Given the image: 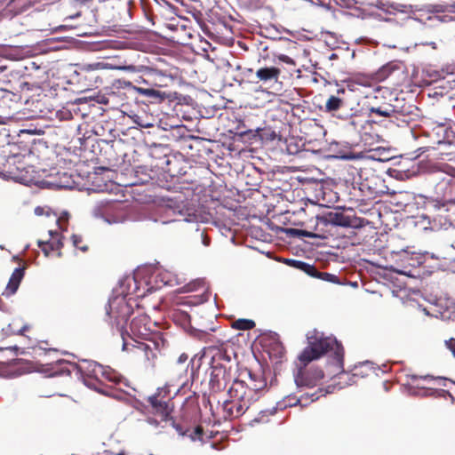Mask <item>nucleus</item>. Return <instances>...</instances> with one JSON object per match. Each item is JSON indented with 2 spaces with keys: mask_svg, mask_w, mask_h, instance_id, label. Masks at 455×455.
<instances>
[{
  "mask_svg": "<svg viewBox=\"0 0 455 455\" xmlns=\"http://www.w3.org/2000/svg\"><path fill=\"white\" fill-rule=\"evenodd\" d=\"M323 389V393H319L320 396L333 393L334 390L336 389V385H329L328 387Z\"/></svg>",
  "mask_w": 455,
  "mask_h": 455,
  "instance_id": "46",
  "label": "nucleus"
},
{
  "mask_svg": "<svg viewBox=\"0 0 455 455\" xmlns=\"http://www.w3.org/2000/svg\"><path fill=\"white\" fill-rule=\"evenodd\" d=\"M44 183L47 184V187H50V186H55V187L60 188H67V187H68V186H66V185H62V184H53V183L49 182V181H44Z\"/></svg>",
  "mask_w": 455,
  "mask_h": 455,
  "instance_id": "57",
  "label": "nucleus"
},
{
  "mask_svg": "<svg viewBox=\"0 0 455 455\" xmlns=\"http://www.w3.org/2000/svg\"><path fill=\"white\" fill-rule=\"evenodd\" d=\"M432 182L435 183V193L437 198H443L451 193L453 178L447 172L437 171L432 174ZM431 206L437 211L446 207V202L436 199L431 203Z\"/></svg>",
  "mask_w": 455,
  "mask_h": 455,
  "instance_id": "6",
  "label": "nucleus"
},
{
  "mask_svg": "<svg viewBox=\"0 0 455 455\" xmlns=\"http://www.w3.org/2000/svg\"><path fill=\"white\" fill-rule=\"evenodd\" d=\"M429 12L434 13L452 12V8H455V3L453 4H435L430 6Z\"/></svg>",
  "mask_w": 455,
  "mask_h": 455,
  "instance_id": "29",
  "label": "nucleus"
},
{
  "mask_svg": "<svg viewBox=\"0 0 455 455\" xmlns=\"http://www.w3.org/2000/svg\"><path fill=\"white\" fill-rule=\"evenodd\" d=\"M294 399H295V398H292V400H291V398H290V397H289V402H288V403H285V404H283H283H278V405L280 406V408H284V407H286V406H291V405H290L291 403V404H292V403H294V401H295Z\"/></svg>",
  "mask_w": 455,
  "mask_h": 455,
  "instance_id": "58",
  "label": "nucleus"
},
{
  "mask_svg": "<svg viewBox=\"0 0 455 455\" xmlns=\"http://www.w3.org/2000/svg\"><path fill=\"white\" fill-rule=\"evenodd\" d=\"M323 388H319L317 391H315L314 393H311V394L306 393V394L302 395L300 396V398L294 399L295 401H294V403H292V405H297L299 403H301L303 400H307V399H310L311 402L316 401L320 397L319 393H323ZM290 405H291V403Z\"/></svg>",
  "mask_w": 455,
  "mask_h": 455,
  "instance_id": "28",
  "label": "nucleus"
},
{
  "mask_svg": "<svg viewBox=\"0 0 455 455\" xmlns=\"http://www.w3.org/2000/svg\"><path fill=\"white\" fill-rule=\"evenodd\" d=\"M440 381L442 382L440 384L444 386V387H448V385H447L448 382L455 386V382L454 381H452L451 379H445V378H440Z\"/></svg>",
  "mask_w": 455,
  "mask_h": 455,
  "instance_id": "52",
  "label": "nucleus"
},
{
  "mask_svg": "<svg viewBox=\"0 0 455 455\" xmlns=\"http://www.w3.org/2000/svg\"><path fill=\"white\" fill-rule=\"evenodd\" d=\"M25 275V267H19L14 269L12 272L9 282L6 285L5 291L3 292V296L10 297L16 293L19 289V286L24 277Z\"/></svg>",
  "mask_w": 455,
  "mask_h": 455,
  "instance_id": "13",
  "label": "nucleus"
},
{
  "mask_svg": "<svg viewBox=\"0 0 455 455\" xmlns=\"http://www.w3.org/2000/svg\"><path fill=\"white\" fill-rule=\"evenodd\" d=\"M409 394L412 395H427V391L425 389H419L416 390L414 387H409Z\"/></svg>",
  "mask_w": 455,
  "mask_h": 455,
  "instance_id": "43",
  "label": "nucleus"
},
{
  "mask_svg": "<svg viewBox=\"0 0 455 455\" xmlns=\"http://www.w3.org/2000/svg\"><path fill=\"white\" fill-rule=\"evenodd\" d=\"M196 231L198 232V236L201 243L204 246L208 247L211 244V238L206 234L205 229L200 230L199 228H197Z\"/></svg>",
  "mask_w": 455,
  "mask_h": 455,
  "instance_id": "33",
  "label": "nucleus"
},
{
  "mask_svg": "<svg viewBox=\"0 0 455 455\" xmlns=\"http://www.w3.org/2000/svg\"><path fill=\"white\" fill-rule=\"evenodd\" d=\"M279 261L291 267L299 269V270L306 273L307 275H311V272L313 271V265H311L307 262L302 261V260L283 258V259H280Z\"/></svg>",
  "mask_w": 455,
  "mask_h": 455,
  "instance_id": "19",
  "label": "nucleus"
},
{
  "mask_svg": "<svg viewBox=\"0 0 455 455\" xmlns=\"http://www.w3.org/2000/svg\"><path fill=\"white\" fill-rule=\"evenodd\" d=\"M387 4H385V3H383L382 1H378V2L376 3V4H375V6H376L378 9L383 10V11H385V12H387V10H386V6H387Z\"/></svg>",
  "mask_w": 455,
  "mask_h": 455,
  "instance_id": "53",
  "label": "nucleus"
},
{
  "mask_svg": "<svg viewBox=\"0 0 455 455\" xmlns=\"http://www.w3.org/2000/svg\"><path fill=\"white\" fill-rule=\"evenodd\" d=\"M188 356L186 354H181L177 360V363H179V364L185 363L188 361Z\"/></svg>",
  "mask_w": 455,
  "mask_h": 455,
  "instance_id": "50",
  "label": "nucleus"
},
{
  "mask_svg": "<svg viewBox=\"0 0 455 455\" xmlns=\"http://www.w3.org/2000/svg\"><path fill=\"white\" fill-rule=\"evenodd\" d=\"M203 428L201 427H196L195 429H194V433L191 434L189 435V438L191 439V441L195 442L196 441V435L197 436H201L203 435Z\"/></svg>",
  "mask_w": 455,
  "mask_h": 455,
  "instance_id": "44",
  "label": "nucleus"
},
{
  "mask_svg": "<svg viewBox=\"0 0 455 455\" xmlns=\"http://www.w3.org/2000/svg\"><path fill=\"white\" fill-rule=\"evenodd\" d=\"M210 359L209 365L211 368L209 385L212 391L220 392L224 390L229 382V375L226 365L223 364V361H230L228 355L220 351V349L212 347L204 352V354L197 357L195 355L191 358L189 363L187 366V371L190 368V377L195 379V375L197 373L202 360Z\"/></svg>",
  "mask_w": 455,
  "mask_h": 455,
  "instance_id": "3",
  "label": "nucleus"
},
{
  "mask_svg": "<svg viewBox=\"0 0 455 455\" xmlns=\"http://www.w3.org/2000/svg\"><path fill=\"white\" fill-rule=\"evenodd\" d=\"M70 366L76 370L77 378L89 388L103 393L101 389L97 387L98 376L100 374L109 381L116 384L121 383L123 377L109 367L105 368L103 365L97 362H89L86 370L78 366L76 363H72Z\"/></svg>",
  "mask_w": 455,
  "mask_h": 455,
  "instance_id": "4",
  "label": "nucleus"
},
{
  "mask_svg": "<svg viewBox=\"0 0 455 455\" xmlns=\"http://www.w3.org/2000/svg\"><path fill=\"white\" fill-rule=\"evenodd\" d=\"M172 426L179 433L180 435L185 436L187 435L188 430H184L181 425L176 423L174 420H172Z\"/></svg>",
  "mask_w": 455,
  "mask_h": 455,
  "instance_id": "42",
  "label": "nucleus"
},
{
  "mask_svg": "<svg viewBox=\"0 0 455 455\" xmlns=\"http://www.w3.org/2000/svg\"><path fill=\"white\" fill-rule=\"evenodd\" d=\"M139 283L134 275L126 276L119 281L118 287L113 289L106 308L108 317H115L116 326L121 330L125 323L128 322L133 312L132 305L127 299L130 295L143 297L144 293H139Z\"/></svg>",
  "mask_w": 455,
  "mask_h": 455,
  "instance_id": "2",
  "label": "nucleus"
},
{
  "mask_svg": "<svg viewBox=\"0 0 455 455\" xmlns=\"http://www.w3.org/2000/svg\"><path fill=\"white\" fill-rule=\"evenodd\" d=\"M92 214L108 224L123 223L129 220H134L129 215L126 205L120 201L97 202L92 210Z\"/></svg>",
  "mask_w": 455,
  "mask_h": 455,
  "instance_id": "5",
  "label": "nucleus"
},
{
  "mask_svg": "<svg viewBox=\"0 0 455 455\" xmlns=\"http://www.w3.org/2000/svg\"><path fill=\"white\" fill-rule=\"evenodd\" d=\"M9 60L0 59V89L5 90L4 87L8 85L13 76V69L8 65Z\"/></svg>",
  "mask_w": 455,
  "mask_h": 455,
  "instance_id": "17",
  "label": "nucleus"
},
{
  "mask_svg": "<svg viewBox=\"0 0 455 455\" xmlns=\"http://www.w3.org/2000/svg\"><path fill=\"white\" fill-rule=\"evenodd\" d=\"M251 132V130H248V131H243V132H239V135L243 137V136H244L245 134H247V133H249V132Z\"/></svg>",
  "mask_w": 455,
  "mask_h": 455,
  "instance_id": "63",
  "label": "nucleus"
},
{
  "mask_svg": "<svg viewBox=\"0 0 455 455\" xmlns=\"http://www.w3.org/2000/svg\"><path fill=\"white\" fill-rule=\"evenodd\" d=\"M307 340L308 346L299 355V360L304 366L329 354L328 364L333 370L328 372V375L332 377L344 372V348L335 337H324L323 333L315 330L307 334Z\"/></svg>",
  "mask_w": 455,
  "mask_h": 455,
  "instance_id": "1",
  "label": "nucleus"
},
{
  "mask_svg": "<svg viewBox=\"0 0 455 455\" xmlns=\"http://www.w3.org/2000/svg\"><path fill=\"white\" fill-rule=\"evenodd\" d=\"M109 164H110V166L108 167L107 169L118 167L119 166L118 159H116V162H114V163L110 162Z\"/></svg>",
  "mask_w": 455,
  "mask_h": 455,
  "instance_id": "60",
  "label": "nucleus"
},
{
  "mask_svg": "<svg viewBox=\"0 0 455 455\" xmlns=\"http://www.w3.org/2000/svg\"><path fill=\"white\" fill-rule=\"evenodd\" d=\"M108 320H109L108 324L110 325L112 331L114 332L116 330V332L120 334V336L123 339L122 350L127 351L128 350V343L124 338L125 333H127V331H125L126 323L124 324L123 328L121 330H119L116 326V321L115 317H112V318L108 317Z\"/></svg>",
  "mask_w": 455,
  "mask_h": 455,
  "instance_id": "25",
  "label": "nucleus"
},
{
  "mask_svg": "<svg viewBox=\"0 0 455 455\" xmlns=\"http://www.w3.org/2000/svg\"><path fill=\"white\" fill-rule=\"evenodd\" d=\"M134 90L140 94L148 97L152 100V102H162L167 98V94L164 92L154 89V88H142L134 86Z\"/></svg>",
  "mask_w": 455,
  "mask_h": 455,
  "instance_id": "18",
  "label": "nucleus"
},
{
  "mask_svg": "<svg viewBox=\"0 0 455 455\" xmlns=\"http://www.w3.org/2000/svg\"><path fill=\"white\" fill-rule=\"evenodd\" d=\"M134 176L137 182L140 184H147L150 181L156 184L158 187L170 189V185L165 184L161 180V166L160 161L155 166L138 165L134 168Z\"/></svg>",
  "mask_w": 455,
  "mask_h": 455,
  "instance_id": "8",
  "label": "nucleus"
},
{
  "mask_svg": "<svg viewBox=\"0 0 455 455\" xmlns=\"http://www.w3.org/2000/svg\"><path fill=\"white\" fill-rule=\"evenodd\" d=\"M28 330V325L25 324L23 325L19 331H16L17 335H23L24 332Z\"/></svg>",
  "mask_w": 455,
  "mask_h": 455,
  "instance_id": "56",
  "label": "nucleus"
},
{
  "mask_svg": "<svg viewBox=\"0 0 455 455\" xmlns=\"http://www.w3.org/2000/svg\"><path fill=\"white\" fill-rule=\"evenodd\" d=\"M311 277L321 279L323 281L332 283H340L339 277L331 273L321 272L313 265V271L311 275H308Z\"/></svg>",
  "mask_w": 455,
  "mask_h": 455,
  "instance_id": "23",
  "label": "nucleus"
},
{
  "mask_svg": "<svg viewBox=\"0 0 455 455\" xmlns=\"http://www.w3.org/2000/svg\"><path fill=\"white\" fill-rule=\"evenodd\" d=\"M72 243L75 247L80 249L82 251H86L88 250L87 245H84L79 247V243L82 242V236L78 235H72L71 236Z\"/></svg>",
  "mask_w": 455,
  "mask_h": 455,
  "instance_id": "37",
  "label": "nucleus"
},
{
  "mask_svg": "<svg viewBox=\"0 0 455 455\" xmlns=\"http://www.w3.org/2000/svg\"><path fill=\"white\" fill-rule=\"evenodd\" d=\"M346 101L340 99L338 96L331 95L326 100L324 111L331 116L335 114L337 110L345 103Z\"/></svg>",
  "mask_w": 455,
  "mask_h": 455,
  "instance_id": "22",
  "label": "nucleus"
},
{
  "mask_svg": "<svg viewBox=\"0 0 455 455\" xmlns=\"http://www.w3.org/2000/svg\"><path fill=\"white\" fill-rule=\"evenodd\" d=\"M164 391L165 392L164 388L158 387L156 394L148 397V401L157 412L163 414L166 419L170 414L169 402L159 399Z\"/></svg>",
  "mask_w": 455,
  "mask_h": 455,
  "instance_id": "14",
  "label": "nucleus"
},
{
  "mask_svg": "<svg viewBox=\"0 0 455 455\" xmlns=\"http://www.w3.org/2000/svg\"><path fill=\"white\" fill-rule=\"evenodd\" d=\"M338 58V55L336 53H331L330 56H329V60H335Z\"/></svg>",
  "mask_w": 455,
  "mask_h": 455,
  "instance_id": "62",
  "label": "nucleus"
},
{
  "mask_svg": "<svg viewBox=\"0 0 455 455\" xmlns=\"http://www.w3.org/2000/svg\"><path fill=\"white\" fill-rule=\"evenodd\" d=\"M201 283H202L201 280H196V281L190 282V283L185 284L184 286H182L181 288H180L178 290V291L179 292L193 291L194 290H196V285L200 284Z\"/></svg>",
  "mask_w": 455,
  "mask_h": 455,
  "instance_id": "31",
  "label": "nucleus"
},
{
  "mask_svg": "<svg viewBox=\"0 0 455 455\" xmlns=\"http://www.w3.org/2000/svg\"><path fill=\"white\" fill-rule=\"evenodd\" d=\"M62 246V236H60L56 242H51V250H60Z\"/></svg>",
  "mask_w": 455,
  "mask_h": 455,
  "instance_id": "45",
  "label": "nucleus"
},
{
  "mask_svg": "<svg viewBox=\"0 0 455 455\" xmlns=\"http://www.w3.org/2000/svg\"><path fill=\"white\" fill-rule=\"evenodd\" d=\"M324 372L320 368H310L304 371L299 368L298 372L294 375V381L297 387H313L317 385L318 381L323 379Z\"/></svg>",
  "mask_w": 455,
  "mask_h": 455,
  "instance_id": "10",
  "label": "nucleus"
},
{
  "mask_svg": "<svg viewBox=\"0 0 455 455\" xmlns=\"http://www.w3.org/2000/svg\"><path fill=\"white\" fill-rule=\"evenodd\" d=\"M64 373L70 375L71 370L70 369H62L60 374H64Z\"/></svg>",
  "mask_w": 455,
  "mask_h": 455,
  "instance_id": "61",
  "label": "nucleus"
},
{
  "mask_svg": "<svg viewBox=\"0 0 455 455\" xmlns=\"http://www.w3.org/2000/svg\"><path fill=\"white\" fill-rule=\"evenodd\" d=\"M317 225L333 226L341 228H353L354 224L350 216L339 211L323 212L316 216Z\"/></svg>",
  "mask_w": 455,
  "mask_h": 455,
  "instance_id": "9",
  "label": "nucleus"
},
{
  "mask_svg": "<svg viewBox=\"0 0 455 455\" xmlns=\"http://www.w3.org/2000/svg\"><path fill=\"white\" fill-rule=\"evenodd\" d=\"M393 70V68L391 67V64H387L386 66H383L379 70V77L380 79H384L386 77H387L391 72Z\"/></svg>",
  "mask_w": 455,
  "mask_h": 455,
  "instance_id": "36",
  "label": "nucleus"
},
{
  "mask_svg": "<svg viewBox=\"0 0 455 455\" xmlns=\"http://www.w3.org/2000/svg\"><path fill=\"white\" fill-rule=\"evenodd\" d=\"M388 105H390L392 116L395 115L407 116L411 113L412 106L407 104L404 99L395 98Z\"/></svg>",
  "mask_w": 455,
  "mask_h": 455,
  "instance_id": "16",
  "label": "nucleus"
},
{
  "mask_svg": "<svg viewBox=\"0 0 455 455\" xmlns=\"http://www.w3.org/2000/svg\"><path fill=\"white\" fill-rule=\"evenodd\" d=\"M69 219V213L67 211H63L60 216L56 220V222L62 231H66L67 228L63 227V223H68Z\"/></svg>",
  "mask_w": 455,
  "mask_h": 455,
  "instance_id": "30",
  "label": "nucleus"
},
{
  "mask_svg": "<svg viewBox=\"0 0 455 455\" xmlns=\"http://www.w3.org/2000/svg\"><path fill=\"white\" fill-rule=\"evenodd\" d=\"M209 299V293L204 292L201 295L188 296L185 298L182 304L191 307H197Z\"/></svg>",
  "mask_w": 455,
  "mask_h": 455,
  "instance_id": "24",
  "label": "nucleus"
},
{
  "mask_svg": "<svg viewBox=\"0 0 455 455\" xmlns=\"http://www.w3.org/2000/svg\"><path fill=\"white\" fill-rule=\"evenodd\" d=\"M173 212L180 218L175 220L176 221H184L188 223L198 222L200 214L198 213L196 206L189 202L177 203L172 206Z\"/></svg>",
  "mask_w": 455,
  "mask_h": 455,
  "instance_id": "11",
  "label": "nucleus"
},
{
  "mask_svg": "<svg viewBox=\"0 0 455 455\" xmlns=\"http://www.w3.org/2000/svg\"><path fill=\"white\" fill-rule=\"evenodd\" d=\"M445 344H446L447 347L452 352L453 355L455 356V340L453 339L445 340Z\"/></svg>",
  "mask_w": 455,
  "mask_h": 455,
  "instance_id": "47",
  "label": "nucleus"
},
{
  "mask_svg": "<svg viewBox=\"0 0 455 455\" xmlns=\"http://www.w3.org/2000/svg\"><path fill=\"white\" fill-rule=\"evenodd\" d=\"M282 232L286 234L289 237H308V238H322L320 235L307 231L305 229L294 228H283Z\"/></svg>",
  "mask_w": 455,
  "mask_h": 455,
  "instance_id": "20",
  "label": "nucleus"
},
{
  "mask_svg": "<svg viewBox=\"0 0 455 455\" xmlns=\"http://www.w3.org/2000/svg\"><path fill=\"white\" fill-rule=\"evenodd\" d=\"M357 112V108L351 107L350 104L346 101L332 116L340 120L349 121V124L355 129L357 123L355 120V117L356 116Z\"/></svg>",
  "mask_w": 455,
  "mask_h": 455,
  "instance_id": "15",
  "label": "nucleus"
},
{
  "mask_svg": "<svg viewBox=\"0 0 455 455\" xmlns=\"http://www.w3.org/2000/svg\"><path fill=\"white\" fill-rule=\"evenodd\" d=\"M20 133L36 134V133H39V132H37L36 129H35V130L22 129V130L20 131Z\"/></svg>",
  "mask_w": 455,
  "mask_h": 455,
  "instance_id": "51",
  "label": "nucleus"
},
{
  "mask_svg": "<svg viewBox=\"0 0 455 455\" xmlns=\"http://www.w3.org/2000/svg\"><path fill=\"white\" fill-rule=\"evenodd\" d=\"M37 244L41 248L42 251L44 252V254L45 256H49L51 251H53V250H51V241L44 242V241L38 240Z\"/></svg>",
  "mask_w": 455,
  "mask_h": 455,
  "instance_id": "35",
  "label": "nucleus"
},
{
  "mask_svg": "<svg viewBox=\"0 0 455 455\" xmlns=\"http://www.w3.org/2000/svg\"><path fill=\"white\" fill-rule=\"evenodd\" d=\"M13 121L14 117L12 113H0V125H9Z\"/></svg>",
  "mask_w": 455,
  "mask_h": 455,
  "instance_id": "32",
  "label": "nucleus"
},
{
  "mask_svg": "<svg viewBox=\"0 0 455 455\" xmlns=\"http://www.w3.org/2000/svg\"><path fill=\"white\" fill-rule=\"evenodd\" d=\"M181 164L182 163L176 157L164 156L160 159L161 180L169 184L171 188L175 179H179L187 173L186 166H181Z\"/></svg>",
  "mask_w": 455,
  "mask_h": 455,
  "instance_id": "7",
  "label": "nucleus"
},
{
  "mask_svg": "<svg viewBox=\"0 0 455 455\" xmlns=\"http://www.w3.org/2000/svg\"><path fill=\"white\" fill-rule=\"evenodd\" d=\"M136 124L140 125V127L148 128V127H154V125L150 123H144L142 121H136Z\"/></svg>",
  "mask_w": 455,
  "mask_h": 455,
  "instance_id": "54",
  "label": "nucleus"
},
{
  "mask_svg": "<svg viewBox=\"0 0 455 455\" xmlns=\"http://www.w3.org/2000/svg\"><path fill=\"white\" fill-rule=\"evenodd\" d=\"M390 6L392 8H394L395 10L401 12H404V13L409 12V9L412 8L411 5H405V4H392Z\"/></svg>",
  "mask_w": 455,
  "mask_h": 455,
  "instance_id": "39",
  "label": "nucleus"
},
{
  "mask_svg": "<svg viewBox=\"0 0 455 455\" xmlns=\"http://www.w3.org/2000/svg\"><path fill=\"white\" fill-rule=\"evenodd\" d=\"M390 105H388V103H385L381 106H378V107H371L369 108V111H370V114H375L379 116H381V117H390L392 116H391V113H390Z\"/></svg>",
  "mask_w": 455,
  "mask_h": 455,
  "instance_id": "26",
  "label": "nucleus"
},
{
  "mask_svg": "<svg viewBox=\"0 0 455 455\" xmlns=\"http://www.w3.org/2000/svg\"><path fill=\"white\" fill-rule=\"evenodd\" d=\"M0 310L3 312H7V307L1 299H0Z\"/></svg>",
  "mask_w": 455,
  "mask_h": 455,
  "instance_id": "59",
  "label": "nucleus"
},
{
  "mask_svg": "<svg viewBox=\"0 0 455 455\" xmlns=\"http://www.w3.org/2000/svg\"><path fill=\"white\" fill-rule=\"evenodd\" d=\"M277 59L278 60H280L281 62H283V63H286L288 65H295V61L293 60V59H291L290 56L288 55H285V54H279L277 56Z\"/></svg>",
  "mask_w": 455,
  "mask_h": 455,
  "instance_id": "40",
  "label": "nucleus"
},
{
  "mask_svg": "<svg viewBox=\"0 0 455 455\" xmlns=\"http://www.w3.org/2000/svg\"><path fill=\"white\" fill-rule=\"evenodd\" d=\"M254 326H255L254 321H252L251 319H244V318L236 320L233 324L234 328H235L237 330H241V331L251 330Z\"/></svg>",
  "mask_w": 455,
  "mask_h": 455,
  "instance_id": "27",
  "label": "nucleus"
},
{
  "mask_svg": "<svg viewBox=\"0 0 455 455\" xmlns=\"http://www.w3.org/2000/svg\"><path fill=\"white\" fill-rule=\"evenodd\" d=\"M49 235H50V236L53 237L54 235H58V233H57V231L50 230V231H49Z\"/></svg>",
  "mask_w": 455,
  "mask_h": 455,
  "instance_id": "64",
  "label": "nucleus"
},
{
  "mask_svg": "<svg viewBox=\"0 0 455 455\" xmlns=\"http://www.w3.org/2000/svg\"><path fill=\"white\" fill-rule=\"evenodd\" d=\"M337 4L341 7L352 9L357 4L356 0H337Z\"/></svg>",
  "mask_w": 455,
  "mask_h": 455,
  "instance_id": "38",
  "label": "nucleus"
},
{
  "mask_svg": "<svg viewBox=\"0 0 455 455\" xmlns=\"http://www.w3.org/2000/svg\"><path fill=\"white\" fill-rule=\"evenodd\" d=\"M3 331L6 335L16 334V331L12 330L11 323H9L5 328H3Z\"/></svg>",
  "mask_w": 455,
  "mask_h": 455,
  "instance_id": "48",
  "label": "nucleus"
},
{
  "mask_svg": "<svg viewBox=\"0 0 455 455\" xmlns=\"http://www.w3.org/2000/svg\"><path fill=\"white\" fill-rule=\"evenodd\" d=\"M280 74V70L277 68L270 67V68H261L257 70L256 76L261 81H269V80H276Z\"/></svg>",
  "mask_w": 455,
  "mask_h": 455,
  "instance_id": "21",
  "label": "nucleus"
},
{
  "mask_svg": "<svg viewBox=\"0 0 455 455\" xmlns=\"http://www.w3.org/2000/svg\"><path fill=\"white\" fill-rule=\"evenodd\" d=\"M185 282V278L180 277L177 274L171 271H160L155 276L156 287L155 289H160L162 286L173 287L180 285Z\"/></svg>",
  "mask_w": 455,
  "mask_h": 455,
  "instance_id": "12",
  "label": "nucleus"
},
{
  "mask_svg": "<svg viewBox=\"0 0 455 455\" xmlns=\"http://www.w3.org/2000/svg\"><path fill=\"white\" fill-rule=\"evenodd\" d=\"M440 395H442V396H446V395H448V396L451 398V403H455V398H454V396H453V395H451L448 390H443V389L440 390Z\"/></svg>",
  "mask_w": 455,
  "mask_h": 455,
  "instance_id": "49",
  "label": "nucleus"
},
{
  "mask_svg": "<svg viewBox=\"0 0 455 455\" xmlns=\"http://www.w3.org/2000/svg\"><path fill=\"white\" fill-rule=\"evenodd\" d=\"M10 130L3 127L0 129V145L9 144Z\"/></svg>",
  "mask_w": 455,
  "mask_h": 455,
  "instance_id": "34",
  "label": "nucleus"
},
{
  "mask_svg": "<svg viewBox=\"0 0 455 455\" xmlns=\"http://www.w3.org/2000/svg\"><path fill=\"white\" fill-rule=\"evenodd\" d=\"M435 19L439 20L440 22H449L453 20L452 16L451 15H436L434 17H428V20Z\"/></svg>",
  "mask_w": 455,
  "mask_h": 455,
  "instance_id": "41",
  "label": "nucleus"
},
{
  "mask_svg": "<svg viewBox=\"0 0 455 455\" xmlns=\"http://www.w3.org/2000/svg\"><path fill=\"white\" fill-rule=\"evenodd\" d=\"M396 273L400 274V275H408V276H415L414 275L411 274V271H406V270H399V269H396L395 270Z\"/></svg>",
  "mask_w": 455,
  "mask_h": 455,
  "instance_id": "55",
  "label": "nucleus"
}]
</instances>
